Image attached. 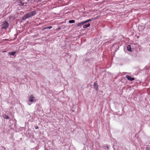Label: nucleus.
Returning a JSON list of instances; mask_svg holds the SVG:
<instances>
[{"label":"nucleus","mask_w":150,"mask_h":150,"mask_svg":"<svg viewBox=\"0 0 150 150\" xmlns=\"http://www.w3.org/2000/svg\"><path fill=\"white\" fill-rule=\"evenodd\" d=\"M85 23L84 21L81 22H80V23H78L77 24V26L78 27L79 26L81 25H82Z\"/></svg>","instance_id":"nucleus-7"},{"label":"nucleus","mask_w":150,"mask_h":150,"mask_svg":"<svg viewBox=\"0 0 150 150\" xmlns=\"http://www.w3.org/2000/svg\"><path fill=\"white\" fill-rule=\"evenodd\" d=\"M29 100L30 102H33L34 101L36 102V100H35L34 97L33 95L30 96L29 98Z\"/></svg>","instance_id":"nucleus-2"},{"label":"nucleus","mask_w":150,"mask_h":150,"mask_svg":"<svg viewBox=\"0 0 150 150\" xmlns=\"http://www.w3.org/2000/svg\"><path fill=\"white\" fill-rule=\"evenodd\" d=\"M3 117L6 119H8L9 118V117L6 115H4V116H3Z\"/></svg>","instance_id":"nucleus-10"},{"label":"nucleus","mask_w":150,"mask_h":150,"mask_svg":"<svg viewBox=\"0 0 150 150\" xmlns=\"http://www.w3.org/2000/svg\"><path fill=\"white\" fill-rule=\"evenodd\" d=\"M90 25V23H88L87 24L84 25L83 26V28H86L87 27H89Z\"/></svg>","instance_id":"nucleus-6"},{"label":"nucleus","mask_w":150,"mask_h":150,"mask_svg":"<svg viewBox=\"0 0 150 150\" xmlns=\"http://www.w3.org/2000/svg\"><path fill=\"white\" fill-rule=\"evenodd\" d=\"M39 2H40L42 1V0H38Z\"/></svg>","instance_id":"nucleus-15"},{"label":"nucleus","mask_w":150,"mask_h":150,"mask_svg":"<svg viewBox=\"0 0 150 150\" xmlns=\"http://www.w3.org/2000/svg\"><path fill=\"white\" fill-rule=\"evenodd\" d=\"M15 53H16V52H12L11 53H9V54H11L12 55H15Z\"/></svg>","instance_id":"nucleus-13"},{"label":"nucleus","mask_w":150,"mask_h":150,"mask_svg":"<svg viewBox=\"0 0 150 150\" xmlns=\"http://www.w3.org/2000/svg\"><path fill=\"white\" fill-rule=\"evenodd\" d=\"M52 28V26H47L44 29H51Z\"/></svg>","instance_id":"nucleus-12"},{"label":"nucleus","mask_w":150,"mask_h":150,"mask_svg":"<svg viewBox=\"0 0 150 150\" xmlns=\"http://www.w3.org/2000/svg\"><path fill=\"white\" fill-rule=\"evenodd\" d=\"M75 21L74 20H69V23H75Z\"/></svg>","instance_id":"nucleus-9"},{"label":"nucleus","mask_w":150,"mask_h":150,"mask_svg":"<svg viewBox=\"0 0 150 150\" xmlns=\"http://www.w3.org/2000/svg\"><path fill=\"white\" fill-rule=\"evenodd\" d=\"M35 14L36 13L35 11H33L31 12L27 13L23 17V19L24 20H25L28 18L35 15Z\"/></svg>","instance_id":"nucleus-1"},{"label":"nucleus","mask_w":150,"mask_h":150,"mask_svg":"<svg viewBox=\"0 0 150 150\" xmlns=\"http://www.w3.org/2000/svg\"><path fill=\"white\" fill-rule=\"evenodd\" d=\"M127 49L129 51H131V48L130 45H128L127 46Z\"/></svg>","instance_id":"nucleus-8"},{"label":"nucleus","mask_w":150,"mask_h":150,"mask_svg":"<svg viewBox=\"0 0 150 150\" xmlns=\"http://www.w3.org/2000/svg\"><path fill=\"white\" fill-rule=\"evenodd\" d=\"M35 129H38V128H38V126H36V127H35Z\"/></svg>","instance_id":"nucleus-14"},{"label":"nucleus","mask_w":150,"mask_h":150,"mask_svg":"<svg viewBox=\"0 0 150 150\" xmlns=\"http://www.w3.org/2000/svg\"><path fill=\"white\" fill-rule=\"evenodd\" d=\"M94 87L96 91H97L98 90V86L96 83H94Z\"/></svg>","instance_id":"nucleus-5"},{"label":"nucleus","mask_w":150,"mask_h":150,"mask_svg":"<svg viewBox=\"0 0 150 150\" xmlns=\"http://www.w3.org/2000/svg\"><path fill=\"white\" fill-rule=\"evenodd\" d=\"M107 148L108 149L109 148V147L108 146H107Z\"/></svg>","instance_id":"nucleus-16"},{"label":"nucleus","mask_w":150,"mask_h":150,"mask_svg":"<svg viewBox=\"0 0 150 150\" xmlns=\"http://www.w3.org/2000/svg\"><path fill=\"white\" fill-rule=\"evenodd\" d=\"M126 77L130 81H133L134 79V78H132L131 77L128 75H126Z\"/></svg>","instance_id":"nucleus-4"},{"label":"nucleus","mask_w":150,"mask_h":150,"mask_svg":"<svg viewBox=\"0 0 150 150\" xmlns=\"http://www.w3.org/2000/svg\"><path fill=\"white\" fill-rule=\"evenodd\" d=\"M92 21V19H88V20H87L86 21H84V22L86 23H87V22H88L89 21Z\"/></svg>","instance_id":"nucleus-11"},{"label":"nucleus","mask_w":150,"mask_h":150,"mask_svg":"<svg viewBox=\"0 0 150 150\" xmlns=\"http://www.w3.org/2000/svg\"><path fill=\"white\" fill-rule=\"evenodd\" d=\"M8 24L6 21L4 22L2 25V28H6L8 27Z\"/></svg>","instance_id":"nucleus-3"}]
</instances>
